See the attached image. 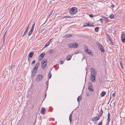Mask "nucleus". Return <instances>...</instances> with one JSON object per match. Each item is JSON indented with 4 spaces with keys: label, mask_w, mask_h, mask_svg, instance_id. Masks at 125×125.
<instances>
[{
    "label": "nucleus",
    "mask_w": 125,
    "mask_h": 125,
    "mask_svg": "<svg viewBox=\"0 0 125 125\" xmlns=\"http://www.w3.org/2000/svg\"><path fill=\"white\" fill-rule=\"evenodd\" d=\"M78 11L77 8L75 7H72L70 9L69 12L70 14H76Z\"/></svg>",
    "instance_id": "1"
},
{
    "label": "nucleus",
    "mask_w": 125,
    "mask_h": 125,
    "mask_svg": "<svg viewBox=\"0 0 125 125\" xmlns=\"http://www.w3.org/2000/svg\"><path fill=\"white\" fill-rule=\"evenodd\" d=\"M45 109L43 107H42L41 109V113L42 114H44V112L45 111Z\"/></svg>",
    "instance_id": "14"
},
{
    "label": "nucleus",
    "mask_w": 125,
    "mask_h": 125,
    "mask_svg": "<svg viewBox=\"0 0 125 125\" xmlns=\"http://www.w3.org/2000/svg\"><path fill=\"white\" fill-rule=\"evenodd\" d=\"M43 77V76L41 74H38L36 77V79L37 80H42V78Z\"/></svg>",
    "instance_id": "5"
},
{
    "label": "nucleus",
    "mask_w": 125,
    "mask_h": 125,
    "mask_svg": "<svg viewBox=\"0 0 125 125\" xmlns=\"http://www.w3.org/2000/svg\"><path fill=\"white\" fill-rule=\"evenodd\" d=\"M33 31L32 30H30V31L28 33V35L29 36H30L31 34Z\"/></svg>",
    "instance_id": "31"
},
{
    "label": "nucleus",
    "mask_w": 125,
    "mask_h": 125,
    "mask_svg": "<svg viewBox=\"0 0 125 125\" xmlns=\"http://www.w3.org/2000/svg\"><path fill=\"white\" fill-rule=\"evenodd\" d=\"M46 94H45V97H46Z\"/></svg>",
    "instance_id": "57"
},
{
    "label": "nucleus",
    "mask_w": 125,
    "mask_h": 125,
    "mask_svg": "<svg viewBox=\"0 0 125 125\" xmlns=\"http://www.w3.org/2000/svg\"><path fill=\"white\" fill-rule=\"evenodd\" d=\"M99 29V28L98 27H96L95 29V31L96 32H98Z\"/></svg>",
    "instance_id": "29"
},
{
    "label": "nucleus",
    "mask_w": 125,
    "mask_h": 125,
    "mask_svg": "<svg viewBox=\"0 0 125 125\" xmlns=\"http://www.w3.org/2000/svg\"><path fill=\"white\" fill-rule=\"evenodd\" d=\"M35 24V22H34V24H33V25H32V27L31 28V30H32L33 31V30L34 28Z\"/></svg>",
    "instance_id": "35"
},
{
    "label": "nucleus",
    "mask_w": 125,
    "mask_h": 125,
    "mask_svg": "<svg viewBox=\"0 0 125 125\" xmlns=\"http://www.w3.org/2000/svg\"><path fill=\"white\" fill-rule=\"evenodd\" d=\"M52 75L51 71H50L48 73V77L49 79H50L51 78Z\"/></svg>",
    "instance_id": "24"
},
{
    "label": "nucleus",
    "mask_w": 125,
    "mask_h": 125,
    "mask_svg": "<svg viewBox=\"0 0 125 125\" xmlns=\"http://www.w3.org/2000/svg\"><path fill=\"white\" fill-rule=\"evenodd\" d=\"M48 52H49V53H52L53 52V51L51 49V50H49L48 51Z\"/></svg>",
    "instance_id": "36"
},
{
    "label": "nucleus",
    "mask_w": 125,
    "mask_h": 125,
    "mask_svg": "<svg viewBox=\"0 0 125 125\" xmlns=\"http://www.w3.org/2000/svg\"><path fill=\"white\" fill-rule=\"evenodd\" d=\"M106 92L105 91H103L100 94L101 97L104 96L106 94Z\"/></svg>",
    "instance_id": "19"
},
{
    "label": "nucleus",
    "mask_w": 125,
    "mask_h": 125,
    "mask_svg": "<svg viewBox=\"0 0 125 125\" xmlns=\"http://www.w3.org/2000/svg\"><path fill=\"white\" fill-rule=\"evenodd\" d=\"M97 43L98 45V48L100 50L101 52H104V49L103 47L101 44L99 42H98Z\"/></svg>",
    "instance_id": "3"
},
{
    "label": "nucleus",
    "mask_w": 125,
    "mask_h": 125,
    "mask_svg": "<svg viewBox=\"0 0 125 125\" xmlns=\"http://www.w3.org/2000/svg\"><path fill=\"white\" fill-rule=\"evenodd\" d=\"M91 75L95 76L96 74V72L95 71L94 69L92 68H91Z\"/></svg>",
    "instance_id": "6"
},
{
    "label": "nucleus",
    "mask_w": 125,
    "mask_h": 125,
    "mask_svg": "<svg viewBox=\"0 0 125 125\" xmlns=\"http://www.w3.org/2000/svg\"><path fill=\"white\" fill-rule=\"evenodd\" d=\"M125 37V33L124 31H123L122 33V34L121 36V38Z\"/></svg>",
    "instance_id": "20"
},
{
    "label": "nucleus",
    "mask_w": 125,
    "mask_h": 125,
    "mask_svg": "<svg viewBox=\"0 0 125 125\" xmlns=\"http://www.w3.org/2000/svg\"><path fill=\"white\" fill-rule=\"evenodd\" d=\"M112 96L114 97H115L116 96V94L115 93H113L112 95Z\"/></svg>",
    "instance_id": "43"
},
{
    "label": "nucleus",
    "mask_w": 125,
    "mask_h": 125,
    "mask_svg": "<svg viewBox=\"0 0 125 125\" xmlns=\"http://www.w3.org/2000/svg\"><path fill=\"white\" fill-rule=\"evenodd\" d=\"M72 114H71L70 115V117H69V120H70V121L71 123L72 122Z\"/></svg>",
    "instance_id": "22"
},
{
    "label": "nucleus",
    "mask_w": 125,
    "mask_h": 125,
    "mask_svg": "<svg viewBox=\"0 0 125 125\" xmlns=\"http://www.w3.org/2000/svg\"><path fill=\"white\" fill-rule=\"evenodd\" d=\"M114 15L113 14H111L110 16V18L111 19H112L113 18Z\"/></svg>",
    "instance_id": "34"
},
{
    "label": "nucleus",
    "mask_w": 125,
    "mask_h": 125,
    "mask_svg": "<svg viewBox=\"0 0 125 125\" xmlns=\"http://www.w3.org/2000/svg\"><path fill=\"white\" fill-rule=\"evenodd\" d=\"M47 60L46 59H43L42 62V67L44 69L45 68L47 65Z\"/></svg>",
    "instance_id": "2"
},
{
    "label": "nucleus",
    "mask_w": 125,
    "mask_h": 125,
    "mask_svg": "<svg viewBox=\"0 0 125 125\" xmlns=\"http://www.w3.org/2000/svg\"><path fill=\"white\" fill-rule=\"evenodd\" d=\"M87 26H89L90 27L92 26L94 27L95 26L94 25H91L89 23H85L83 25V27H84Z\"/></svg>",
    "instance_id": "9"
},
{
    "label": "nucleus",
    "mask_w": 125,
    "mask_h": 125,
    "mask_svg": "<svg viewBox=\"0 0 125 125\" xmlns=\"http://www.w3.org/2000/svg\"><path fill=\"white\" fill-rule=\"evenodd\" d=\"M37 71H36V70H34V69L32 71V75L31 76V77L32 78H33L34 76L35 75Z\"/></svg>",
    "instance_id": "11"
},
{
    "label": "nucleus",
    "mask_w": 125,
    "mask_h": 125,
    "mask_svg": "<svg viewBox=\"0 0 125 125\" xmlns=\"http://www.w3.org/2000/svg\"><path fill=\"white\" fill-rule=\"evenodd\" d=\"M72 36V35L71 34H68L65 37H66V38H69L70 37H71Z\"/></svg>",
    "instance_id": "26"
},
{
    "label": "nucleus",
    "mask_w": 125,
    "mask_h": 125,
    "mask_svg": "<svg viewBox=\"0 0 125 125\" xmlns=\"http://www.w3.org/2000/svg\"><path fill=\"white\" fill-rule=\"evenodd\" d=\"M34 53L33 51H32V52L31 51L30 52L28 55L29 57L30 58H31L33 55Z\"/></svg>",
    "instance_id": "17"
},
{
    "label": "nucleus",
    "mask_w": 125,
    "mask_h": 125,
    "mask_svg": "<svg viewBox=\"0 0 125 125\" xmlns=\"http://www.w3.org/2000/svg\"><path fill=\"white\" fill-rule=\"evenodd\" d=\"M89 16L91 18H93V17L94 16L92 14H90L89 15Z\"/></svg>",
    "instance_id": "42"
},
{
    "label": "nucleus",
    "mask_w": 125,
    "mask_h": 125,
    "mask_svg": "<svg viewBox=\"0 0 125 125\" xmlns=\"http://www.w3.org/2000/svg\"><path fill=\"white\" fill-rule=\"evenodd\" d=\"M52 11H51L50 12L49 15H51L52 14Z\"/></svg>",
    "instance_id": "48"
},
{
    "label": "nucleus",
    "mask_w": 125,
    "mask_h": 125,
    "mask_svg": "<svg viewBox=\"0 0 125 125\" xmlns=\"http://www.w3.org/2000/svg\"><path fill=\"white\" fill-rule=\"evenodd\" d=\"M72 45L73 46V48H76L78 46V44L77 43L74 42L72 43Z\"/></svg>",
    "instance_id": "15"
},
{
    "label": "nucleus",
    "mask_w": 125,
    "mask_h": 125,
    "mask_svg": "<svg viewBox=\"0 0 125 125\" xmlns=\"http://www.w3.org/2000/svg\"><path fill=\"white\" fill-rule=\"evenodd\" d=\"M48 80L47 81V82H46V84L47 85V89L48 88Z\"/></svg>",
    "instance_id": "40"
},
{
    "label": "nucleus",
    "mask_w": 125,
    "mask_h": 125,
    "mask_svg": "<svg viewBox=\"0 0 125 125\" xmlns=\"http://www.w3.org/2000/svg\"><path fill=\"white\" fill-rule=\"evenodd\" d=\"M111 42L112 43V44L114 45V44L113 43V42H112V40H111Z\"/></svg>",
    "instance_id": "52"
},
{
    "label": "nucleus",
    "mask_w": 125,
    "mask_h": 125,
    "mask_svg": "<svg viewBox=\"0 0 125 125\" xmlns=\"http://www.w3.org/2000/svg\"><path fill=\"white\" fill-rule=\"evenodd\" d=\"M121 40L124 43L125 42V37L121 38Z\"/></svg>",
    "instance_id": "30"
},
{
    "label": "nucleus",
    "mask_w": 125,
    "mask_h": 125,
    "mask_svg": "<svg viewBox=\"0 0 125 125\" xmlns=\"http://www.w3.org/2000/svg\"><path fill=\"white\" fill-rule=\"evenodd\" d=\"M103 114V111L102 109H101L100 111V112L99 113V116H100V117Z\"/></svg>",
    "instance_id": "25"
},
{
    "label": "nucleus",
    "mask_w": 125,
    "mask_h": 125,
    "mask_svg": "<svg viewBox=\"0 0 125 125\" xmlns=\"http://www.w3.org/2000/svg\"><path fill=\"white\" fill-rule=\"evenodd\" d=\"M120 65H121V68H122L123 69V66H122V63H120Z\"/></svg>",
    "instance_id": "50"
},
{
    "label": "nucleus",
    "mask_w": 125,
    "mask_h": 125,
    "mask_svg": "<svg viewBox=\"0 0 125 125\" xmlns=\"http://www.w3.org/2000/svg\"><path fill=\"white\" fill-rule=\"evenodd\" d=\"M107 37L108 38L109 41L110 42H111V40H112L111 38V37L110 36V35H109L107 34Z\"/></svg>",
    "instance_id": "23"
},
{
    "label": "nucleus",
    "mask_w": 125,
    "mask_h": 125,
    "mask_svg": "<svg viewBox=\"0 0 125 125\" xmlns=\"http://www.w3.org/2000/svg\"><path fill=\"white\" fill-rule=\"evenodd\" d=\"M45 55L44 53H41L40 55L39 56V57H41V58H43L44 56Z\"/></svg>",
    "instance_id": "21"
},
{
    "label": "nucleus",
    "mask_w": 125,
    "mask_h": 125,
    "mask_svg": "<svg viewBox=\"0 0 125 125\" xmlns=\"http://www.w3.org/2000/svg\"><path fill=\"white\" fill-rule=\"evenodd\" d=\"M64 62V61H60V63L61 64H62Z\"/></svg>",
    "instance_id": "39"
},
{
    "label": "nucleus",
    "mask_w": 125,
    "mask_h": 125,
    "mask_svg": "<svg viewBox=\"0 0 125 125\" xmlns=\"http://www.w3.org/2000/svg\"><path fill=\"white\" fill-rule=\"evenodd\" d=\"M88 86V89L90 91L93 92L94 91V90L93 88L92 84L91 82H90L89 83Z\"/></svg>",
    "instance_id": "4"
},
{
    "label": "nucleus",
    "mask_w": 125,
    "mask_h": 125,
    "mask_svg": "<svg viewBox=\"0 0 125 125\" xmlns=\"http://www.w3.org/2000/svg\"><path fill=\"white\" fill-rule=\"evenodd\" d=\"M68 46L69 48L73 47V45H72V43H69L68 45Z\"/></svg>",
    "instance_id": "32"
},
{
    "label": "nucleus",
    "mask_w": 125,
    "mask_h": 125,
    "mask_svg": "<svg viewBox=\"0 0 125 125\" xmlns=\"http://www.w3.org/2000/svg\"><path fill=\"white\" fill-rule=\"evenodd\" d=\"M42 59H43L42 58H41V57H39V59H38V61H41L42 60Z\"/></svg>",
    "instance_id": "47"
},
{
    "label": "nucleus",
    "mask_w": 125,
    "mask_h": 125,
    "mask_svg": "<svg viewBox=\"0 0 125 125\" xmlns=\"http://www.w3.org/2000/svg\"><path fill=\"white\" fill-rule=\"evenodd\" d=\"M86 52L88 53L90 55V54L92 53L91 51L90 50H88V52L87 51Z\"/></svg>",
    "instance_id": "33"
},
{
    "label": "nucleus",
    "mask_w": 125,
    "mask_h": 125,
    "mask_svg": "<svg viewBox=\"0 0 125 125\" xmlns=\"http://www.w3.org/2000/svg\"><path fill=\"white\" fill-rule=\"evenodd\" d=\"M95 76L91 75V79L92 82H94L95 81Z\"/></svg>",
    "instance_id": "10"
},
{
    "label": "nucleus",
    "mask_w": 125,
    "mask_h": 125,
    "mask_svg": "<svg viewBox=\"0 0 125 125\" xmlns=\"http://www.w3.org/2000/svg\"><path fill=\"white\" fill-rule=\"evenodd\" d=\"M99 117L97 116H96V117H93L92 118V120L93 121H96L99 120L100 119V116H99Z\"/></svg>",
    "instance_id": "8"
},
{
    "label": "nucleus",
    "mask_w": 125,
    "mask_h": 125,
    "mask_svg": "<svg viewBox=\"0 0 125 125\" xmlns=\"http://www.w3.org/2000/svg\"><path fill=\"white\" fill-rule=\"evenodd\" d=\"M35 60L33 61L31 63V65L32 66H33V64H32L33 63H34L35 62Z\"/></svg>",
    "instance_id": "45"
},
{
    "label": "nucleus",
    "mask_w": 125,
    "mask_h": 125,
    "mask_svg": "<svg viewBox=\"0 0 125 125\" xmlns=\"http://www.w3.org/2000/svg\"><path fill=\"white\" fill-rule=\"evenodd\" d=\"M110 115L109 112H108V115L107 121V123L108 124H109L110 122Z\"/></svg>",
    "instance_id": "13"
},
{
    "label": "nucleus",
    "mask_w": 125,
    "mask_h": 125,
    "mask_svg": "<svg viewBox=\"0 0 125 125\" xmlns=\"http://www.w3.org/2000/svg\"><path fill=\"white\" fill-rule=\"evenodd\" d=\"M29 25L28 26V27H27L26 28V29L24 31L23 34L22 35V37H23L24 36L27 34L28 31V30L29 29Z\"/></svg>",
    "instance_id": "12"
},
{
    "label": "nucleus",
    "mask_w": 125,
    "mask_h": 125,
    "mask_svg": "<svg viewBox=\"0 0 125 125\" xmlns=\"http://www.w3.org/2000/svg\"><path fill=\"white\" fill-rule=\"evenodd\" d=\"M102 20H103L105 21V22L106 23L108 21V19L107 18L104 17H103L102 18Z\"/></svg>",
    "instance_id": "16"
},
{
    "label": "nucleus",
    "mask_w": 125,
    "mask_h": 125,
    "mask_svg": "<svg viewBox=\"0 0 125 125\" xmlns=\"http://www.w3.org/2000/svg\"><path fill=\"white\" fill-rule=\"evenodd\" d=\"M50 44L48 42H47V43L44 46V47H46L48 46Z\"/></svg>",
    "instance_id": "37"
},
{
    "label": "nucleus",
    "mask_w": 125,
    "mask_h": 125,
    "mask_svg": "<svg viewBox=\"0 0 125 125\" xmlns=\"http://www.w3.org/2000/svg\"><path fill=\"white\" fill-rule=\"evenodd\" d=\"M102 125V122L101 121L98 124V125Z\"/></svg>",
    "instance_id": "44"
},
{
    "label": "nucleus",
    "mask_w": 125,
    "mask_h": 125,
    "mask_svg": "<svg viewBox=\"0 0 125 125\" xmlns=\"http://www.w3.org/2000/svg\"><path fill=\"white\" fill-rule=\"evenodd\" d=\"M102 18L101 19H100V20L101 21V22H102H102H103V20H102Z\"/></svg>",
    "instance_id": "49"
},
{
    "label": "nucleus",
    "mask_w": 125,
    "mask_h": 125,
    "mask_svg": "<svg viewBox=\"0 0 125 125\" xmlns=\"http://www.w3.org/2000/svg\"><path fill=\"white\" fill-rule=\"evenodd\" d=\"M5 35H3V37L2 38V40L3 41V42H4L5 40Z\"/></svg>",
    "instance_id": "38"
},
{
    "label": "nucleus",
    "mask_w": 125,
    "mask_h": 125,
    "mask_svg": "<svg viewBox=\"0 0 125 125\" xmlns=\"http://www.w3.org/2000/svg\"><path fill=\"white\" fill-rule=\"evenodd\" d=\"M64 18H71V16H65L64 17Z\"/></svg>",
    "instance_id": "41"
},
{
    "label": "nucleus",
    "mask_w": 125,
    "mask_h": 125,
    "mask_svg": "<svg viewBox=\"0 0 125 125\" xmlns=\"http://www.w3.org/2000/svg\"><path fill=\"white\" fill-rule=\"evenodd\" d=\"M111 95H110V99H111Z\"/></svg>",
    "instance_id": "56"
},
{
    "label": "nucleus",
    "mask_w": 125,
    "mask_h": 125,
    "mask_svg": "<svg viewBox=\"0 0 125 125\" xmlns=\"http://www.w3.org/2000/svg\"><path fill=\"white\" fill-rule=\"evenodd\" d=\"M7 30L6 31H5V32L4 33V35H6V32H7Z\"/></svg>",
    "instance_id": "53"
},
{
    "label": "nucleus",
    "mask_w": 125,
    "mask_h": 125,
    "mask_svg": "<svg viewBox=\"0 0 125 125\" xmlns=\"http://www.w3.org/2000/svg\"><path fill=\"white\" fill-rule=\"evenodd\" d=\"M99 81H102V79L101 78H99Z\"/></svg>",
    "instance_id": "51"
},
{
    "label": "nucleus",
    "mask_w": 125,
    "mask_h": 125,
    "mask_svg": "<svg viewBox=\"0 0 125 125\" xmlns=\"http://www.w3.org/2000/svg\"><path fill=\"white\" fill-rule=\"evenodd\" d=\"M40 64V62H37L36 64V65L34 66V67L33 69L36 70V71H37V69L38 68L39 65Z\"/></svg>",
    "instance_id": "7"
},
{
    "label": "nucleus",
    "mask_w": 125,
    "mask_h": 125,
    "mask_svg": "<svg viewBox=\"0 0 125 125\" xmlns=\"http://www.w3.org/2000/svg\"><path fill=\"white\" fill-rule=\"evenodd\" d=\"M50 15H49L48 16V18H49L50 16Z\"/></svg>",
    "instance_id": "55"
},
{
    "label": "nucleus",
    "mask_w": 125,
    "mask_h": 125,
    "mask_svg": "<svg viewBox=\"0 0 125 125\" xmlns=\"http://www.w3.org/2000/svg\"><path fill=\"white\" fill-rule=\"evenodd\" d=\"M111 6L113 8L115 6H114V5L113 4H112V5H111Z\"/></svg>",
    "instance_id": "54"
},
{
    "label": "nucleus",
    "mask_w": 125,
    "mask_h": 125,
    "mask_svg": "<svg viewBox=\"0 0 125 125\" xmlns=\"http://www.w3.org/2000/svg\"><path fill=\"white\" fill-rule=\"evenodd\" d=\"M84 48H85V52L87 51L88 52V47L86 46H84Z\"/></svg>",
    "instance_id": "27"
},
{
    "label": "nucleus",
    "mask_w": 125,
    "mask_h": 125,
    "mask_svg": "<svg viewBox=\"0 0 125 125\" xmlns=\"http://www.w3.org/2000/svg\"><path fill=\"white\" fill-rule=\"evenodd\" d=\"M82 96L80 95L77 98V101L78 102H79V101L81 99Z\"/></svg>",
    "instance_id": "28"
},
{
    "label": "nucleus",
    "mask_w": 125,
    "mask_h": 125,
    "mask_svg": "<svg viewBox=\"0 0 125 125\" xmlns=\"http://www.w3.org/2000/svg\"><path fill=\"white\" fill-rule=\"evenodd\" d=\"M52 39H50L49 41L48 42L49 43V44H50L51 42V40Z\"/></svg>",
    "instance_id": "46"
},
{
    "label": "nucleus",
    "mask_w": 125,
    "mask_h": 125,
    "mask_svg": "<svg viewBox=\"0 0 125 125\" xmlns=\"http://www.w3.org/2000/svg\"><path fill=\"white\" fill-rule=\"evenodd\" d=\"M72 56L73 55H70V54L68 55V56H67L66 60L67 61L70 60L71 59Z\"/></svg>",
    "instance_id": "18"
}]
</instances>
